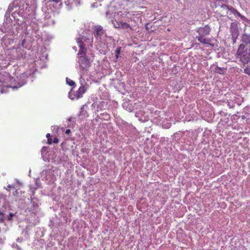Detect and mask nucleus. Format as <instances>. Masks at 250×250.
Here are the masks:
<instances>
[{"instance_id": "nucleus-6", "label": "nucleus", "mask_w": 250, "mask_h": 250, "mask_svg": "<svg viewBox=\"0 0 250 250\" xmlns=\"http://www.w3.org/2000/svg\"><path fill=\"white\" fill-rule=\"evenodd\" d=\"M113 23L114 27L116 28H122L123 29H127L129 28L130 30H132V28L126 22H124L123 21H117L116 23L113 22Z\"/></svg>"}, {"instance_id": "nucleus-24", "label": "nucleus", "mask_w": 250, "mask_h": 250, "mask_svg": "<svg viewBox=\"0 0 250 250\" xmlns=\"http://www.w3.org/2000/svg\"><path fill=\"white\" fill-rule=\"evenodd\" d=\"M69 132H70V130L69 129L66 130V131H65L66 133L68 134Z\"/></svg>"}, {"instance_id": "nucleus-9", "label": "nucleus", "mask_w": 250, "mask_h": 250, "mask_svg": "<svg viewBox=\"0 0 250 250\" xmlns=\"http://www.w3.org/2000/svg\"><path fill=\"white\" fill-rule=\"evenodd\" d=\"M86 91V88L84 86H81L76 92V98L79 99L82 97L83 94L85 93Z\"/></svg>"}, {"instance_id": "nucleus-12", "label": "nucleus", "mask_w": 250, "mask_h": 250, "mask_svg": "<svg viewBox=\"0 0 250 250\" xmlns=\"http://www.w3.org/2000/svg\"><path fill=\"white\" fill-rule=\"evenodd\" d=\"M238 29H236V32H234L232 35V38L233 40V42H235V40L236 39V38L238 37Z\"/></svg>"}, {"instance_id": "nucleus-18", "label": "nucleus", "mask_w": 250, "mask_h": 250, "mask_svg": "<svg viewBox=\"0 0 250 250\" xmlns=\"http://www.w3.org/2000/svg\"><path fill=\"white\" fill-rule=\"evenodd\" d=\"M236 15L242 19H243L244 18V16L242 15L239 12L237 13Z\"/></svg>"}, {"instance_id": "nucleus-3", "label": "nucleus", "mask_w": 250, "mask_h": 250, "mask_svg": "<svg viewBox=\"0 0 250 250\" xmlns=\"http://www.w3.org/2000/svg\"><path fill=\"white\" fill-rule=\"evenodd\" d=\"M78 63L81 69V75L82 77L87 72L88 68L91 66L89 58L86 55H81L78 57Z\"/></svg>"}, {"instance_id": "nucleus-25", "label": "nucleus", "mask_w": 250, "mask_h": 250, "mask_svg": "<svg viewBox=\"0 0 250 250\" xmlns=\"http://www.w3.org/2000/svg\"><path fill=\"white\" fill-rule=\"evenodd\" d=\"M148 24H147L146 25V30H147V31H148Z\"/></svg>"}, {"instance_id": "nucleus-21", "label": "nucleus", "mask_w": 250, "mask_h": 250, "mask_svg": "<svg viewBox=\"0 0 250 250\" xmlns=\"http://www.w3.org/2000/svg\"><path fill=\"white\" fill-rule=\"evenodd\" d=\"M46 137L47 139L49 138H51V136H50V133H47L46 135Z\"/></svg>"}, {"instance_id": "nucleus-1", "label": "nucleus", "mask_w": 250, "mask_h": 250, "mask_svg": "<svg viewBox=\"0 0 250 250\" xmlns=\"http://www.w3.org/2000/svg\"><path fill=\"white\" fill-rule=\"evenodd\" d=\"M0 83H1V86L11 87L13 89H17L24 84L23 82H17L9 73L6 72L0 73Z\"/></svg>"}, {"instance_id": "nucleus-19", "label": "nucleus", "mask_w": 250, "mask_h": 250, "mask_svg": "<svg viewBox=\"0 0 250 250\" xmlns=\"http://www.w3.org/2000/svg\"><path fill=\"white\" fill-rule=\"evenodd\" d=\"M231 11H232V12L234 14H237V13H238V11L237 10H236L235 9L233 8H232V10H231Z\"/></svg>"}, {"instance_id": "nucleus-14", "label": "nucleus", "mask_w": 250, "mask_h": 250, "mask_svg": "<svg viewBox=\"0 0 250 250\" xmlns=\"http://www.w3.org/2000/svg\"><path fill=\"white\" fill-rule=\"evenodd\" d=\"M4 221V213L0 211V223H2Z\"/></svg>"}, {"instance_id": "nucleus-16", "label": "nucleus", "mask_w": 250, "mask_h": 250, "mask_svg": "<svg viewBox=\"0 0 250 250\" xmlns=\"http://www.w3.org/2000/svg\"><path fill=\"white\" fill-rule=\"evenodd\" d=\"M53 142L55 144H57L59 143V139L57 137H55L53 139Z\"/></svg>"}, {"instance_id": "nucleus-5", "label": "nucleus", "mask_w": 250, "mask_h": 250, "mask_svg": "<svg viewBox=\"0 0 250 250\" xmlns=\"http://www.w3.org/2000/svg\"><path fill=\"white\" fill-rule=\"evenodd\" d=\"M210 31V28L208 25H205L203 27H200L198 28L197 30V33L199 34V36H205L209 34Z\"/></svg>"}, {"instance_id": "nucleus-23", "label": "nucleus", "mask_w": 250, "mask_h": 250, "mask_svg": "<svg viewBox=\"0 0 250 250\" xmlns=\"http://www.w3.org/2000/svg\"><path fill=\"white\" fill-rule=\"evenodd\" d=\"M7 188H14L13 186L10 185H9L8 186H7Z\"/></svg>"}, {"instance_id": "nucleus-10", "label": "nucleus", "mask_w": 250, "mask_h": 250, "mask_svg": "<svg viewBox=\"0 0 250 250\" xmlns=\"http://www.w3.org/2000/svg\"><path fill=\"white\" fill-rule=\"evenodd\" d=\"M215 72L218 73L219 74H223L224 73V69L222 68L219 67H216L215 68L214 70Z\"/></svg>"}, {"instance_id": "nucleus-13", "label": "nucleus", "mask_w": 250, "mask_h": 250, "mask_svg": "<svg viewBox=\"0 0 250 250\" xmlns=\"http://www.w3.org/2000/svg\"><path fill=\"white\" fill-rule=\"evenodd\" d=\"M121 48L120 47H118L115 51V57L116 59L119 57V55L121 53Z\"/></svg>"}, {"instance_id": "nucleus-11", "label": "nucleus", "mask_w": 250, "mask_h": 250, "mask_svg": "<svg viewBox=\"0 0 250 250\" xmlns=\"http://www.w3.org/2000/svg\"><path fill=\"white\" fill-rule=\"evenodd\" d=\"M66 82L67 84H68L70 86H75L76 85L75 82L73 81H72V80H71L68 78H66Z\"/></svg>"}, {"instance_id": "nucleus-15", "label": "nucleus", "mask_w": 250, "mask_h": 250, "mask_svg": "<svg viewBox=\"0 0 250 250\" xmlns=\"http://www.w3.org/2000/svg\"><path fill=\"white\" fill-rule=\"evenodd\" d=\"M14 216V214L13 213H12V212L10 213L9 214V216L8 217V220H11Z\"/></svg>"}, {"instance_id": "nucleus-8", "label": "nucleus", "mask_w": 250, "mask_h": 250, "mask_svg": "<svg viewBox=\"0 0 250 250\" xmlns=\"http://www.w3.org/2000/svg\"><path fill=\"white\" fill-rule=\"evenodd\" d=\"M196 38L199 42L203 44L209 45L211 46H214V44L211 42V40L209 38H205V36H198Z\"/></svg>"}, {"instance_id": "nucleus-4", "label": "nucleus", "mask_w": 250, "mask_h": 250, "mask_svg": "<svg viewBox=\"0 0 250 250\" xmlns=\"http://www.w3.org/2000/svg\"><path fill=\"white\" fill-rule=\"evenodd\" d=\"M77 42L80 48L78 53L79 56L81 55H86V49L85 48V44L82 41V38H79L77 39Z\"/></svg>"}, {"instance_id": "nucleus-22", "label": "nucleus", "mask_w": 250, "mask_h": 250, "mask_svg": "<svg viewBox=\"0 0 250 250\" xmlns=\"http://www.w3.org/2000/svg\"><path fill=\"white\" fill-rule=\"evenodd\" d=\"M248 71H249L248 69L246 68V69H244V72L245 73L248 74V73H249Z\"/></svg>"}, {"instance_id": "nucleus-2", "label": "nucleus", "mask_w": 250, "mask_h": 250, "mask_svg": "<svg viewBox=\"0 0 250 250\" xmlns=\"http://www.w3.org/2000/svg\"><path fill=\"white\" fill-rule=\"evenodd\" d=\"M236 58L239 59L240 61L244 63L247 64L250 58V52L248 49L245 48L244 44H241L237 49Z\"/></svg>"}, {"instance_id": "nucleus-7", "label": "nucleus", "mask_w": 250, "mask_h": 250, "mask_svg": "<svg viewBox=\"0 0 250 250\" xmlns=\"http://www.w3.org/2000/svg\"><path fill=\"white\" fill-rule=\"evenodd\" d=\"M104 31L103 27L100 25H96L94 28V36L96 38H101L104 34Z\"/></svg>"}, {"instance_id": "nucleus-17", "label": "nucleus", "mask_w": 250, "mask_h": 250, "mask_svg": "<svg viewBox=\"0 0 250 250\" xmlns=\"http://www.w3.org/2000/svg\"><path fill=\"white\" fill-rule=\"evenodd\" d=\"M52 142H53V141L51 138L47 139V144L48 145H51L52 144Z\"/></svg>"}, {"instance_id": "nucleus-20", "label": "nucleus", "mask_w": 250, "mask_h": 250, "mask_svg": "<svg viewBox=\"0 0 250 250\" xmlns=\"http://www.w3.org/2000/svg\"><path fill=\"white\" fill-rule=\"evenodd\" d=\"M61 0H49V1L48 2L54 1L56 3H58V2H60Z\"/></svg>"}]
</instances>
